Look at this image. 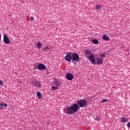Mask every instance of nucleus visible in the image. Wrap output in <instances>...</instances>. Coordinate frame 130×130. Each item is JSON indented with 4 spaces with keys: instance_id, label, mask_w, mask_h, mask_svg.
<instances>
[{
    "instance_id": "6ab92c4d",
    "label": "nucleus",
    "mask_w": 130,
    "mask_h": 130,
    "mask_svg": "<svg viewBox=\"0 0 130 130\" xmlns=\"http://www.w3.org/2000/svg\"><path fill=\"white\" fill-rule=\"evenodd\" d=\"M107 101H108V100L107 99H104L102 102H101V103H104L105 102H107Z\"/></svg>"
},
{
    "instance_id": "2eb2a0df",
    "label": "nucleus",
    "mask_w": 130,
    "mask_h": 130,
    "mask_svg": "<svg viewBox=\"0 0 130 130\" xmlns=\"http://www.w3.org/2000/svg\"><path fill=\"white\" fill-rule=\"evenodd\" d=\"M92 42L93 43V44H98V43H99V42L96 39L92 40Z\"/></svg>"
},
{
    "instance_id": "1a4fd4ad",
    "label": "nucleus",
    "mask_w": 130,
    "mask_h": 130,
    "mask_svg": "<svg viewBox=\"0 0 130 130\" xmlns=\"http://www.w3.org/2000/svg\"><path fill=\"white\" fill-rule=\"evenodd\" d=\"M54 85H55V86H57V87H58L60 86V82H59L58 79L55 78L54 81Z\"/></svg>"
},
{
    "instance_id": "4468645a",
    "label": "nucleus",
    "mask_w": 130,
    "mask_h": 130,
    "mask_svg": "<svg viewBox=\"0 0 130 130\" xmlns=\"http://www.w3.org/2000/svg\"><path fill=\"white\" fill-rule=\"evenodd\" d=\"M121 121H122V122H126L127 121V119L125 117H122L121 118Z\"/></svg>"
},
{
    "instance_id": "a211bd4d",
    "label": "nucleus",
    "mask_w": 130,
    "mask_h": 130,
    "mask_svg": "<svg viewBox=\"0 0 130 130\" xmlns=\"http://www.w3.org/2000/svg\"><path fill=\"white\" fill-rule=\"evenodd\" d=\"M58 89V87L55 86H53L52 87V90L53 91H54V90H57Z\"/></svg>"
},
{
    "instance_id": "9b49d317",
    "label": "nucleus",
    "mask_w": 130,
    "mask_h": 130,
    "mask_svg": "<svg viewBox=\"0 0 130 130\" xmlns=\"http://www.w3.org/2000/svg\"><path fill=\"white\" fill-rule=\"evenodd\" d=\"M102 39L105 41H108L109 40V37L107 36V35H104L102 38Z\"/></svg>"
},
{
    "instance_id": "f8f14e48",
    "label": "nucleus",
    "mask_w": 130,
    "mask_h": 130,
    "mask_svg": "<svg viewBox=\"0 0 130 130\" xmlns=\"http://www.w3.org/2000/svg\"><path fill=\"white\" fill-rule=\"evenodd\" d=\"M37 95L39 99H42V94H41V92H37Z\"/></svg>"
},
{
    "instance_id": "4be33fe9",
    "label": "nucleus",
    "mask_w": 130,
    "mask_h": 130,
    "mask_svg": "<svg viewBox=\"0 0 130 130\" xmlns=\"http://www.w3.org/2000/svg\"><path fill=\"white\" fill-rule=\"evenodd\" d=\"M100 56H101L102 57H105V54H100Z\"/></svg>"
},
{
    "instance_id": "f3484780",
    "label": "nucleus",
    "mask_w": 130,
    "mask_h": 130,
    "mask_svg": "<svg viewBox=\"0 0 130 130\" xmlns=\"http://www.w3.org/2000/svg\"><path fill=\"white\" fill-rule=\"evenodd\" d=\"M44 51H46V52H48V50H49V47H45L44 49Z\"/></svg>"
},
{
    "instance_id": "0eeeda50",
    "label": "nucleus",
    "mask_w": 130,
    "mask_h": 130,
    "mask_svg": "<svg viewBox=\"0 0 130 130\" xmlns=\"http://www.w3.org/2000/svg\"><path fill=\"white\" fill-rule=\"evenodd\" d=\"M66 78L68 81H72L74 79V75L72 73H68L66 75Z\"/></svg>"
},
{
    "instance_id": "a878e982",
    "label": "nucleus",
    "mask_w": 130,
    "mask_h": 130,
    "mask_svg": "<svg viewBox=\"0 0 130 130\" xmlns=\"http://www.w3.org/2000/svg\"><path fill=\"white\" fill-rule=\"evenodd\" d=\"M4 106L5 107H7V106H8V104H4Z\"/></svg>"
},
{
    "instance_id": "f03ea898",
    "label": "nucleus",
    "mask_w": 130,
    "mask_h": 130,
    "mask_svg": "<svg viewBox=\"0 0 130 130\" xmlns=\"http://www.w3.org/2000/svg\"><path fill=\"white\" fill-rule=\"evenodd\" d=\"M80 59V56H79V54L76 53H74L72 55V62L73 63H76L75 61H79V60Z\"/></svg>"
},
{
    "instance_id": "393cba45",
    "label": "nucleus",
    "mask_w": 130,
    "mask_h": 130,
    "mask_svg": "<svg viewBox=\"0 0 130 130\" xmlns=\"http://www.w3.org/2000/svg\"><path fill=\"white\" fill-rule=\"evenodd\" d=\"M4 84V82H3V81H2V80L0 79V85H3Z\"/></svg>"
},
{
    "instance_id": "cd10ccee",
    "label": "nucleus",
    "mask_w": 130,
    "mask_h": 130,
    "mask_svg": "<svg viewBox=\"0 0 130 130\" xmlns=\"http://www.w3.org/2000/svg\"><path fill=\"white\" fill-rule=\"evenodd\" d=\"M1 37H2V36H1V34H0V39H1Z\"/></svg>"
},
{
    "instance_id": "dca6fc26",
    "label": "nucleus",
    "mask_w": 130,
    "mask_h": 130,
    "mask_svg": "<svg viewBox=\"0 0 130 130\" xmlns=\"http://www.w3.org/2000/svg\"><path fill=\"white\" fill-rule=\"evenodd\" d=\"M85 55H89V54H91V51L88 50L85 51Z\"/></svg>"
},
{
    "instance_id": "39448f33",
    "label": "nucleus",
    "mask_w": 130,
    "mask_h": 130,
    "mask_svg": "<svg viewBox=\"0 0 130 130\" xmlns=\"http://www.w3.org/2000/svg\"><path fill=\"white\" fill-rule=\"evenodd\" d=\"M88 59L91 63L93 64H95L96 62H95V57L94 56V55L93 54H91L89 57H88Z\"/></svg>"
},
{
    "instance_id": "ddd939ff",
    "label": "nucleus",
    "mask_w": 130,
    "mask_h": 130,
    "mask_svg": "<svg viewBox=\"0 0 130 130\" xmlns=\"http://www.w3.org/2000/svg\"><path fill=\"white\" fill-rule=\"evenodd\" d=\"M37 47H38V49H40V48H41V47H42V44H41V43H40V42H38L37 43Z\"/></svg>"
},
{
    "instance_id": "423d86ee",
    "label": "nucleus",
    "mask_w": 130,
    "mask_h": 130,
    "mask_svg": "<svg viewBox=\"0 0 130 130\" xmlns=\"http://www.w3.org/2000/svg\"><path fill=\"white\" fill-rule=\"evenodd\" d=\"M3 41L6 44H10V39H9V37H8V35L6 34L4 35Z\"/></svg>"
},
{
    "instance_id": "5701e85b",
    "label": "nucleus",
    "mask_w": 130,
    "mask_h": 130,
    "mask_svg": "<svg viewBox=\"0 0 130 130\" xmlns=\"http://www.w3.org/2000/svg\"><path fill=\"white\" fill-rule=\"evenodd\" d=\"M95 119H96V120H98V121H100V118L98 117H96V118H95Z\"/></svg>"
},
{
    "instance_id": "412c9836",
    "label": "nucleus",
    "mask_w": 130,
    "mask_h": 130,
    "mask_svg": "<svg viewBox=\"0 0 130 130\" xmlns=\"http://www.w3.org/2000/svg\"><path fill=\"white\" fill-rule=\"evenodd\" d=\"M4 108V105H3L2 104H0V109H3Z\"/></svg>"
},
{
    "instance_id": "aec40b11",
    "label": "nucleus",
    "mask_w": 130,
    "mask_h": 130,
    "mask_svg": "<svg viewBox=\"0 0 130 130\" xmlns=\"http://www.w3.org/2000/svg\"><path fill=\"white\" fill-rule=\"evenodd\" d=\"M96 9V10H101L102 7L100 5H97Z\"/></svg>"
},
{
    "instance_id": "7ed1b4c3",
    "label": "nucleus",
    "mask_w": 130,
    "mask_h": 130,
    "mask_svg": "<svg viewBox=\"0 0 130 130\" xmlns=\"http://www.w3.org/2000/svg\"><path fill=\"white\" fill-rule=\"evenodd\" d=\"M72 54H73L72 52H67L66 53V56L64 57L65 60H67L68 61V62H70V61H71L73 58Z\"/></svg>"
},
{
    "instance_id": "bb28decb",
    "label": "nucleus",
    "mask_w": 130,
    "mask_h": 130,
    "mask_svg": "<svg viewBox=\"0 0 130 130\" xmlns=\"http://www.w3.org/2000/svg\"><path fill=\"white\" fill-rule=\"evenodd\" d=\"M18 83L19 84H22V82L20 81H18Z\"/></svg>"
},
{
    "instance_id": "b1692460",
    "label": "nucleus",
    "mask_w": 130,
    "mask_h": 130,
    "mask_svg": "<svg viewBox=\"0 0 130 130\" xmlns=\"http://www.w3.org/2000/svg\"><path fill=\"white\" fill-rule=\"evenodd\" d=\"M30 21H34V17H33L32 16H31L30 17Z\"/></svg>"
},
{
    "instance_id": "6e6552de",
    "label": "nucleus",
    "mask_w": 130,
    "mask_h": 130,
    "mask_svg": "<svg viewBox=\"0 0 130 130\" xmlns=\"http://www.w3.org/2000/svg\"><path fill=\"white\" fill-rule=\"evenodd\" d=\"M38 69L40 71H43V70H46V67L43 63H41L38 65Z\"/></svg>"
},
{
    "instance_id": "9d476101",
    "label": "nucleus",
    "mask_w": 130,
    "mask_h": 130,
    "mask_svg": "<svg viewBox=\"0 0 130 130\" xmlns=\"http://www.w3.org/2000/svg\"><path fill=\"white\" fill-rule=\"evenodd\" d=\"M96 61H97V64H100L101 65L102 64V63H103V60H102V59L100 58H98L96 59Z\"/></svg>"
},
{
    "instance_id": "f257e3e1",
    "label": "nucleus",
    "mask_w": 130,
    "mask_h": 130,
    "mask_svg": "<svg viewBox=\"0 0 130 130\" xmlns=\"http://www.w3.org/2000/svg\"><path fill=\"white\" fill-rule=\"evenodd\" d=\"M77 103H74L73 105H72L71 106L67 108V114H72V113H76V112H78V111H79L80 107H85L86 105H87V101H86V100L84 99L78 101Z\"/></svg>"
},
{
    "instance_id": "20e7f679",
    "label": "nucleus",
    "mask_w": 130,
    "mask_h": 130,
    "mask_svg": "<svg viewBox=\"0 0 130 130\" xmlns=\"http://www.w3.org/2000/svg\"><path fill=\"white\" fill-rule=\"evenodd\" d=\"M31 84L37 88H41V83L37 80H32L31 81Z\"/></svg>"
}]
</instances>
